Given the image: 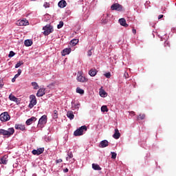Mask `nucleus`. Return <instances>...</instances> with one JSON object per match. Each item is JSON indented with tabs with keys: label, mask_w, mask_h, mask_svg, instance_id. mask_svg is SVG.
Returning a JSON list of instances; mask_svg holds the SVG:
<instances>
[{
	"label": "nucleus",
	"mask_w": 176,
	"mask_h": 176,
	"mask_svg": "<svg viewBox=\"0 0 176 176\" xmlns=\"http://www.w3.org/2000/svg\"><path fill=\"white\" fill-rule=\"evenodd\" d=\"M97 72H98L97 69H91L89 72V75H90V76H96V75H97Z\"/></svg>",
	"instance_id": "nucleus-19"
},
{
	"label": "nucleus",
	"mask_w": 176,
	"mask_h": 176,
	"mask_svg": "<svg viewBox=\"0 0 176 176\" xmlns=\"http://www.w3.org/2000/svg\"><path fill=\"white\" fill-rule=\"evenodd\" d=\"M79 107H80V103H77V104H74L75 109H79Z\"/></svg>",
	"instance_id": "nucleus-39"
},
{
	"label": "nucleus",
	"mask_w": 176,
	"mask_h": 176,
	"mask_svg": "<svg viewBox=\"0 0 176 176\" xmlns=\"http://www.w3.org/2000/svg\"><path fill=\"white\" fill-rule=\"evenodd\" d=\"M67 118H69V119H70V120H74V118H75V115H74V111H67Z\"/></svg>",
	"instance_id": "nucleus-18"
},
{
	"label": "nucleus",
	"mask_w": 176,
	"mask_h": 176,
	"mask_svg": "<svg viewBox=\"0 0 176 176\" xmlns=\"http://www.w3.org/2000/svg\"><path fill=\"white\" fill-rule=\"evenodd\" d=\"M31 1H36V0H31Z\"/></svg>",
	"instance_id": "nucleus-54"
},
{
	"label": "nucleus",
	"mask_w": 176,
	"mask_h": 176,
	"mask_svg": "<svg viewBox=\"0 0 176 176\" xmlns=\"http://www.w3.org/2000/svg\"><path fill=\"white\" fill-rule=\"evenodd\" d=\"M76 93H78L79 94H85V91L80 87L76 88Z\"/></svg>",
	"instance_id": "nucleus-28"
},
{
	"label": "nucleus",
	"mask_w": 176,
	"mask_h": 176,
	"mask_svg": "<svg viewBox=\"0 0 176 176\" xmlns=\"http://www.w3.org/2000/svg\"><path fill=\"white\" fill-rule=\"evenodd\" d=\"M9 99L10 100V101H14V102H19V98H16V96L12 94L9 96Z\"/></svg>",
	"instance_id": "nucleus-21"
},
{
	"label": "nucleus",
	"mask_w": 176,
	"mask_h": 176,
	"mask_svg": "<svg viewBox=\"0 0 176 176\" xmlns=\"http://www.w3.org/2000/svg\"><path fill=\"white\" fill-rule=\"evenodd\" d=\"M132 32L134 34V35H135V34H137V30L135 29H133Z\"/></svg>",
	"instance_id": "nucleus-46"
},
{
	"label": "nucleus",
	"mask_w": 176,
	"mask_h": 176,
	"mask_svg": "<svg viewBox=\"0 0 176 176\" xmlns=\"http://www.w3.org/2000/svg\"><path fill=\"white\" fill-rule=\"evenodd\" d=\"M63 26H64V22L63 21H60L59 22V24L57 25V28L60 30V28H63Z\"/></svg>",
	"instance_id": "nucleus-31"
},
{
	"label": "nucleus",
	"mask_w": 176,
	"mask_h": 176,
	"mask_svg": "<svg viewBox=\"0 0 176 176\" xmlns=\"http://www.w3.org/2000/svg\"><path fill=\"white\" fill-rule=\"evenodd\" d=\"M131 115H135V112H134V111H131Z\"/></svg>",
	"instance_id": "nucleus-51"
},
{
	"label": "nucleus",
	"mask_w": 176,
	"mask_h": 176,
	"mask_svg": "<svg viewBox=\"0 0 176 176\" xmlns=\"http://www.w3.org/2000/svg\"><path fill=\"white\" fill-rule=\"evenodd\" d=\"M13 134H14V128H9L8 131L2 129H0V135H6L9 138L13 135Z\"/></svg>",
	"instance_id": "nucleus-1"
},
{
	"label": "nucleus",
	"mask_w": 176,
	"mask_h": 176,
	"mask_svg": "<svg viewBox=\"0 0 176 176\" xmlns=\"http://www.w3.org/2000/svg\"><path fill=\"white\" fill-rule=\"evenodd\" d=\"M0 164H8V155H4L0 158Z\"/></svg>",
	"instance_id": "nucleus-14"
},
{
	"label": "nucleus",
	"mask_w": 176,
	"mask_h": 176,
	"mask_svg": "<svg viewBox=\"0 0 176 176\" xmlns=\"http://www.w3.org/2000/svg\"><path fill=\"white\" fill-rule=\"evenodd\" d=\"M124 78L125 79H127V78H129V73L125 72V73L124 74Z\"/></svg>",
	"instance_id": "nucleus-42"
},
{
	"label": "nucleus",
	"mask_w": 176,
	"mask_h": 176,
	"mask_svg": "<svg viewBox=\"0 0 176 176\" xmlns=\"http://www.w3.org/2000/svg\"><path fill=\"white\" fill-rule=\"evenodd\" d=\"M30 102L28 107L30 108V109H32V108H34V107L36 105V97L35 96V95H31L30 96Z\"/></svg>",
	"instance_id": "nucleus-6"
},
{
	"label": "nucleus",
	"mask_w": 176,
	"mask_h": 176,
	"mask_svg": "<svg viewBox=\"0 0 176 176\" xmlns=\"http://www.w3.org/2000/svg\"><path fill=\"white\" fill-rule=\"evenodd\" d=\"M79 43V40L78 39H73L70 41V44L72 46H76V45H78V43Z\"/></svg>",
	"instance_id": "nucleus-23"
},
{
	"label": "nucleus",
	"mask_w": 176,
	"mask_h": 176,
	"mask_svg": "<svg viewBox=\"0 0 176 176\" xmlns=\"http://www.w3.org/2000/svg\"><path fill=\"white\" fill-rule=\"evenodd\" d=\"M145 114H140L138 116V120H144V119H145Z\"/></svg>",
	"instance_id": "nucleus-29"
},
{
	"label": "nucleus",
	"mask_w": 176,
	"mask_h": 176,
	"mask_svg": "<svg viewBox=\"0 0 176 176\" xmlns=\"http://www.w3.org/2000/svg\"><path fill=\"white\" fill-rule=\"evenodd\" d=\"M12 82H16V78H14V77L12 79Z\"/></svg>",
	"instance_id": "nucleus-50"
},
{
	"label": "nucleus",
	"mask_w": 176,
	"mask_h": 176,
	"mask_svg": "<svg viewBox=\"0 0 176 176\" xmlns=\"http://www.w3.org/2000/svg\"><path fill=\"white\" fill-rule=\"evenodd\" d=\"M44 151H45L44 148H39L37 150V152H38V155H41V153H43Z\"/></svg>",
	"instance_id": "nucleus-34"
},
{
	"label": "nucleus",
	"mask_w": 176,
	"mask_h": 176,
	"mask_svg": "<svg viewBox=\"0 0 176 176\" xmlns=\"http://www.w3.org/2000/svg\"><path fill=\"white\" fill-rule=\"evenodd\" d=\"M111 159H116V156H118V154L115 152H111Z\"/></svg>",
	"instance_id": "nucleus-35"
},
{
	"label": "nucleus",
	"mask_w": 176,
	"mask_h": 176,
	"mask_svg": "<svg viewBox=\"0 0 176 176\" xmlns=\"http://www.w3.org/2000/svg\"><path fill=\"white\" fill-rule=\"evenodd\" d=\"M24 43H25V46H28V47L31 46L32 45V41L28 39L25 41Z\"/></svg>",
	"instance_id": "nucleus-25"
},
{
	"label": "nucleus",
	"mask_w": 176,
	"mask_h": 176,
	"mask_svg": "<svg viewBox=\"0 0 176 176\" xmlns=\"http://www.w3.org/2000/svg\"><path fill=\"white\" fill-rule=\"evenodd\" d=\"M102 112H108V107L105 105L102 106L101 107Z\"/></svg>",
	"instance_id": "nucleus-32"
},
{
	"label": "nucleus",
	"mask_w": 176,
	"mask_h": 176,
	"mask_svg": "<svg viewBox=\"0 0 176 176\" xmlns=\"http://www.w3.org/2000/svg\"><path fill=\"white\" fill-rule=\"evenodd\" d=\"M77 80H78V82H81L83 83L85 82H87V78H86V77L83 76L82 75L81 72H78V76H77Z\"/></svg>",
	"instance_id": "nucleus-7"
},
{
	"label": "nucleus",
	"mask_w": 176,
	"mask_h": 176,
	"mask_svg": "<svg viewBox=\"0 0 176 176\" xmlns=\"http://www.w3.org/2000/svg\"><path fill=\"white\" fill-rule=\"evenodd\" d=\"M92 52H91V50H89L87 52V56H89V57H90V56H91Z\"/></svg>",
	"instance_id": "nucleus-44"
},
{
	"label": "nucleus",
	"mask_w": 176,
	"mask_h": 176,
	"mask_svg": "<svg viewBox=\"0 0 176 176\" xmlns=\"http://www.w3.org/2000/svg\"><path fill=\"white\" fill-rule=\"evenodd\" d=\"M58 6L61 8H65L67 6V1L65 0H61L58 2Z\"/></svg>",
	"instance_id": "nucleus-17"
},
{
	"label": "nucleus",
	"mask_w": 176,
	"mask_h": 176,
	"mask_svg": "<svg viewBox=\"0 0 176 176\" xmlns=\"http://www.w3.org/2000/svg\"><path fill=\"white\" fill-rule=\"evenodd\" d=\"M99 94L100 97H105V96H107V92H105L104 90H100Z\"/></svg>",
	"instance_id": "nucleus-30"
},
{
	"label": "nucleus",
	"mask_w": 176,
	"mask_h": 176,
	"mask_svg": "<svg viewBox=\"0 0 176 176\" xmlns=\"http://www.w3.org/2000/svg\"><path fill=\"white\" fill-rule=\"evenodd\" d=\"M46 123H47V116L43 115L39 119L38 126V127H41V129H43Z\"/></svg>",
	"instance_id": "nucleus-3"
},
{
	"label": "nucleus",
	"mask_w": 176,
	"mask_h": 176,
	"mask_svg": "<svg viewBox=\"0 0 176 176\" xmlns=\"http://www.w3.org/2000/svg\"><path fill=\"white\" fill-rule=\"evenodd\" d=\"M32 153H33L34 155H37V156H38V150H33L32 151Z\"/></svg>",
	"instance_id": "nucleus-40"
},
{
	"label": "nucleus",
	"mask_w": 176,
	"mask_h": 176,
	"mask_svg": "<svg viewBox=\"0 0 176 176\" xmlns=\"http://www.w3.org/2000/svg\"><path fill=\"white\" fill-rule=\"evenodd\" d=\"M118 21L120 25H122V27H129V24L126 23V19H124V18L120 19Z\"/></svg>",
	"instance_id": "nucleus-15"
},
{
	"label": "nucleus",
	"mask_w": 176,
	"mask_h": 176,
	"mask_svg": "<svg viewBox=\"0 0 176 176\" xmlns=\"http://www.w3.org/2000/svg\"><path fill=\"white\" fill-rule=\"evenodd\" d=\"M17 24H18V25H28V24H30V23L28 22V20L23 19L21 21H18Z\"/></svg>",
	"instance_id": "nucleus-10"
},
{
	"label": "nucleus",
	"mask_w": 176,
	"mask_h": 176,
	"mask_svg": "<svg viewBox=\"0 0 176 176\" xmlns=\"http://www.w3.org/2000/svg\"><path fill=\"white\" fill-rule=\"evenodd\" d=\"M19 76H20L19 74H15L14 78V79H17V78H19Z\"/></svg>",
	"instance_id": "nucleus-48"
},
{
	"label": "nucleus",
	"mask_w": 176,
	"mask_h": 176,
	"mask_svg": "<svg viewBox=\"0 0 176 176\" xmlns=\"http://www.w3.org/2000/svg\"><path fill=\"white\" fill-rule=\"evenodd\" d=\"M0 87L3 88V80L0 79Z\"/></svg>",
	"instance_id": "nucleus-41"
},
{
	"label": "nucleus",
	"mask_w": 176,
	"mask_h": 176,
	"mask_svg": "<svg viewBox=\"0 0 176 176\" xmlns=\"http://www.w3.org/2000/svg\"><path fill=\"white\" fill-rule=\"evenodd\" d=\"M111 10H118V12H120L122 10V7L119 3H114L111 7Z\"/></svg>",
	"instance_id": "nucleus-8"
},
{
	"label": "nucleus",
	"mask_w": 176,
	"mask_h": 176,
	"mask_svg": "<svg viewBox=\"0 0 176 176\" xmlns=\"http://www.w3.org/2000/svg\"><path fill=\"white\" fill-rule=\"evenodd\" d=\"M164 12H166V8H164L162 13H164Z\"/></svg>",
	"instance_id": "nucleus-52"
},
{
	"label": "nucleus",
	"mask_w": 176,
	"mask_h": 176,
	"mask_svg": "<svg viewBox=\"0 0 176 176\" xmlns=\"http://www.w3.org/2000/svg\"><path fill=\"white\" fill-rule=\"evenodd\" d=\"M14 54H16L14 53V52L10 51V54H9V55H8V57L12 58V57H13V56H14Z\"/></svg>",
	"instance_id": "nucleus-36"
},
{
	"label": "nucleus",
	"mask_w": 176,
	"mask_h": 176,
	"mask_svg": "<svg viewBox=\"0 0 176 176\" xmlns=\"http://www.w3.org/2000/svg\"><path fill=\"white\" fill-rule=\"evenodd\" d=\"M53 119H58V111L57 110H54L52 114Z\"/></svg>",
	"instance_id": "nucleus-24"
},
{
	"label": "nucleus",
	"mask_w": 176,
	"mask_h": 176,
	"mask_svg": "<svg viewBox=\"0 0 176 176\" xmlns=\"http://www.w3.org/2000/svg\"><path fill=\"white\" fill-rule=\"evenodd\" d=\"M23 64H24V63H23V61H19V63H17L15 65V68H19V67H21V65H23Z\"/></svg>",
	"instance_id": "nucleus-33"
},
{
	"label": "nucleus",
	"mask_w": 176,
	"mask_h": 176,
	"mask_svg": "<svg viewBox=\"0 0 176 176\" xmlns=\"http://www.w3.org/2000/svg\"><path fill=\"white\" fill-rule=\"evenodd\" d=\"M113 137L115 138V140H119V138H120V133H119V129H115V133L113 135Z\"/></svg>",
	"instance_id": "nucleus-13"
},
{
	"label": "nucleus",
	"mask_w": 176,
	"mask_h": 176,
	"mask_svg": "<svg viewBox=\"0 0 176 176\" xmlns=\"http://www.w3.org/2000/svg\"><path fill=\"white\" fill-rule=\"evenodd\" d=\"M108 146V140H102L99 144L100 148H107Z\"/></svg>",
	"instance_id": "nucleus-16"
},
{
	"label": "nucleus",
	"mask_w": 176,
	"mask_h": 176,
	"mask_svg": "<svg viewBox=\"0 0 176 176\" xmlns=\"http://www.w3.org/2000/svg\"><path fill=\"white\" fill-rule=\"evenodd\" d=\"M56 164L63 163V160H62V159L56 160Z\"/></svg>",
	"instance_id": "nucleus-43"
},
{
	"label": "nucleus",
	"mask_w": 176,
	"mask_h": 176,
	"mask_svg": "<svg viewBox=\"0 0 176 176\" xmlns=\"http://www.w3.org/2000/svg\"><path fill=\"white\" fill-rule=\"evenodd\" d=\"M33 122H36V118L35 117H31L30 118L26 120L27 126H30V124H32Z\"/></svg>",
	"instance_id": "nucleus-12"
},
{
	"label": "nucleus",
	"mask_w": 176,
	"mask_h": 176,
	"mask_svg": "<svg viewBox=\"0 0 176 176\" xmlns=\"http://www.w3.org/2000/svg\"><path fill=\"white\" fill-rule=\"evenodd\" d=\"M164 15L163 14H160L158 16V20H160V19H163Z\"/></svg>",
	"instance_id": "nucleus-45"
},
{
	"label": "nucleus",
	"mask_w": 176,
	"mask_h": 176,
	"mask_svg": "<svg viewBox=\"0 0 176 176\" xmlns=\"http://www.w3.org/2000/svg\"><path fill=\"white\" fill-rule=\"evenodd\" d=\"M72 52V49L71 48H65L61 52L62 56H67V54H69Z\"/></svg>",
	"instance_id": "nucleus-11"
},
{
	"label": "nucleus",
	"mask_w": 176,
	"mask_h": 176,
	"mask_svg": "<svg viewBox=\"0 0 176 176\" xmlns=\"http://www.w3.org/2000/svg\"><path fill=\"white\" fill-rule=\"evenodd\" d=\"M43 34L47 36V35H50V34H52L54 30L53 29V26H52L50 24H47L43 28Z\"/></svg>",
	"instance_id": "nucleus-2"
},
{
	"label": "nucleus",
	"mask_w": 176,
	"mask_h": 176,
	"mask_svg": "<svg viewBox=\"0 0 176 176\" xmlns=\"http://www.w3.org/2000/svg\"><path fill=\"white\" fill-rule=\"evenodd\" d=\"M104 76L107 78L109 79L111 78V72H107L104 74Z\"/></svg>",
	"instance_id": "nucleus-38"
},
{
	"label": "nucleus",
	"mask_w": 176,
	"mask_h": 176,
	"mask_svg": "<svg viewBox=\"0 0 176 176\" xmlns=\"http://www.w3.org/2000/svg\"><path fill=\"white\" fill-rule=\"evenodd\" d=\"M14 127L16 130H22V131L25 130V126L22 124H15Z\"/></svg>",
	"instance_id": "nucleus-20"
},
{
	"label": "nucleus",
	"mask_w": 176,
	"mask_h": 176,
	"mask_svg": "<svg viewBox=\"0 0 176 176\" xmlns=\"http://www.w3.org/2000/svg\"><path fill=\"white\" fill-rule=\"evenodd\" d=\"M45 90L44 88L39 89L36 94L37 97H43L45 96Z\"/></svg>",
	"instance_id": "nucleus-9"
},
{
	"label": "nucleus",
	"mask_w": 176,
	"mask_h": 176,
	"mask_svg": "<svg viewBox=\"0 0 176 176\" xmlns=\"http://www.w3.org/2000/svg\"><path fill=\"white\" fill-rule=\"evenodd\" d=\"M32 86H33V89L34 90H38V89H39V85H38V83L36 82H32Z\"/></svg>",
	"instance_id": "nucleus-26"
},
{
	"label": "nucleus",
	"mask_w": 176,
	"mask_h": 176,
	"mask_svg": "<svg viewBox=\"0 0 176 176\" xmlns=\"http://www.w3.org/2000/svg\"><path fill=\"white\" fill-rule=\"evenodd\" d=\"M43 6H44V8H50V3H47V2H45V3H44Z\"/></svg>",
	"instance_id": "nucleus-37"
},
{
	"label": "nucleus",
	"mask_w": 176,
	"mask_h": 176,
	"mask_svg": "<svg viewBox=\"0 0 176 176\" xmlns=\"http://www.w3.org/2000/svg\"><path fill=\"white\" fill-rule=\"evenodd\" d=\"M16 74H18L19 76L21 75V69H18V73Z\"/></svg>",
	"instance_id": "nucleus-47"
},
{
	"label": "nucleus",
	"mask_w": 176,
	"mask_h": 176,
	"mask_svg": "<svg viewBox=\"0 0 176 176\" xmlns=\"http://www.w3.org/2000/svg\"><path fill=\"white\" fill-rule=\"evenodd\" d=\"M68 171H69V170L67 168L63 169V172H65V173H68Z\"/></svg>",
	"instance_id": "nucleus-49"
},
{
	"label": "nucleus",
	"mask_w": 176,
	"mask_h": 176,
	"mask_svg": "<svg viewBox=\"0 0 176 176\" xmlns=\"http://www.w3.org/2000/svg\"><path fill=\"white\" fill-rule=\"evenodd\" d=\"M0 120L1 122H8L10 120V116L8 112H3L0 115Z\"/></svg>",
	"instance_id": "nucleus-5"
},
{
	"label": "nucleus",
	"mask_w": 176,
	"mask_h": 176,
	"mask_svg": "<svg viewBox=\"0 0 176 176\" xmlns=\"http://www.w3.org/2000/svg\"><path fill=\"white\" fill-rule=\"evenodd\" d=\"M73 157H74V154H72V152H68L67 157H66V160L68 162L69 159H72Z\"/></svg>",
	"instance_id": "nucleus-27"
},
{
	"label": "nucleus",
	"mask_w": 176,
	"mask_h": 176,
	"mask_svg": "<svg viewBox=\"0 0 176 176\" xmlns=\"http://www.w3.org/2000/svg\"><path fill=\"white\" fill-rule=\"evenodd\" d=\"M92 168L97 171H100L101 170V168L100 167V165L97 164H92Z\"/></svg>",
	"instance_id": "nucleus-22"
},
{
	"label": "nucleus",
	"mask_w": 176,
	"mask_h": 176,
	"mask_svg": "<svg viewBox=\"0 0 176 176\" xmlns=\"http://www.w3.org/2000/svg\"><path fill=\"white\" fill-rule=\"evenodd\" d=\"M84 130L85 131H87V126H86L85 125L82 126L81 127L76 130L74 132V135H75V137H79V135H83Z\"/></svg>",
	"instance_id": "nucleus-4"
},
{
	"label": "nucleus",
	"mask_w": 176,
	"mask_h": 176,
	"mask_svg": "<svg viewBox=\"0 0 176 176\" xmlns=\"http://www.w3.org/2000/svg\"><path fill=\"white\" fill-rule=\"evenodd\" d=\"M74 162H75V160H74V159H73V162H72V163H74Z\"/></svg>",
	"instance_id": "nucleus-53"
}]
</instances>
